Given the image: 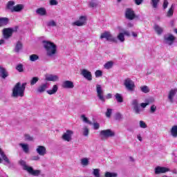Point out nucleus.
Listing matches in <instances>:
<instances>
[{
  "label": "nucleus",
  "instance_id": "1",
  "mask_svg": "<svg viewBox=\"0 0 177 177\" xmlns=\"http://www.w3.org/2000/svg\"><path fill=\"white\" fill-rule=\"evenodd\" d=\"M43 46L48 57H55L57 53V46L55 43L46 40L42 41Z\"/></svg>",
  "mask_w": 177,
  "mask_h": 177
},
{
  "label": "nucleus",
  "instance_id": "2",
  "mask_svg": "<svg viewBox=\"0 0 177 177\" xmlns=\"http://www.w3.org/2000/svg\"><path fill=\"white\" fill-rule=\"evenodd\" d=\"M26 86H27V83L17 82L12 88V97H23L24 96Z\"/></svg>",
  "mask_w": 177,
  "mask_h": 177
},
{
  "label": "nucleus",
  "instance_id": "3",
  "mask_svg": "<svg viewBox=\"0 0 177 177\" xmlns=\"http://www.w3.org/2000/svg\"><path fill=\"white\" fill-rule=\"evenodd\" d=\"M19 164L20 165H22L24 169L27 171V172L30 175H33V176H38L41 175V170H35L32 167L27 165L24 160H20Z\"/></svg>",
  "mask_w": 177,
  "mask_h": 177
},
{
  "label": "nucleus",
  "instance_id": "4",
  "mask_svg": "<svg viewBox=\"0 0 177 177\" xmlns=\"http://www.w3.org/2000/svg\"><path fill=\"white\" fill-rule=\"evenodd\" d=\"M100 136L102 140H106V139H109V138L115 136V132L111 129L102 130L100 133Z\"/></svg>",
  "mask_w": 177,
  "mask_h": 177
},
{
  "label": "nucleus",
  "instance_id": "5",
  "mask_svg": "<svg viewBox=\"0 0 177 177\" xmlns=\"http://www.w3.org/2000/svg\"><path fill=\"white\" fill-rule=\"evenodd\" d=\"M100 38V39H106L109 42L117 43V39L113 36L110 31H105L101 33Z\"/></svg>",
  "mask_w": 177,
  "mask_h": 177
},
{
  "label": "nucleus",
  "instance_id": "6",
  "mask_svg": "<svg viewBox=\"0 0 177 177\" xmlns=\"http://www.w3.org/2000/svg\"><path fill=\"white\" fill-rule=\"evenodd\" d=\"M118 28L119 30V34L117 36V39L120 42H125V35H127V37H131V33H129V31L125 30L121 27H118Z\"/></svg>",
  "mask_w": 177,
  "mask_h": 177
},
{
  "label": "nucleus",
  "instance_id": "7",
  "mask_svg": "<svg viewBox=\"0 0 177 177\" xmlns=\"http://www.w3.org/2000/svg\"><path fill=\"white\" fill-rule=\"evenodd\" d=\"M17 31V28H6L3 30V37L4 39H9L12 35H13V32H16Z\"/></svg>",
  "mask_w": 177,
  "mask_h": 177
},
{
  "label": "nucleus",
  "instance_id": "8",
  "mask_svg": "<svg viewBox=\"0 0 177 177\" xmlns=\"http://www.w3.org/2000/svg\"><path fill=\"white\" fill-rule=\"evenodd\" d=\"M96 93L98 99L101 102H106V98H104V90H103V87L100 84H96Z\"/></svg>",
  "mask_w": 177,
  "mask_h": 177
},
{
  "label": "nucleus",
  "instance_id": "9",
  "mask_svg": "<svg viewBox=\"0 0 177 177\" xmlns=\"http://www.w3.org/2000/svg\"><path fill=\"white\" fill-rule=\"evenodd\" d=\"M175 39H176V37H175V36L173 35H166L164 37V44H165V45H168V46H171V45H174Z\"/></svg>",
  "mask_w": 177,
  "mask_h": 177
},
{
  "label": "nucleus",
  "instance_id": "10",
  "mask_svg": "<svg viewBox=\"0 0 177 177\" xmlns=\"http://www.w3.org/2000/svg\"><path fill=\"white\" fill-rule=\"evenodd\" d=\"M4 164V165H9L10 164V159L5 154V152L0 148V164Z\"/></svg>",
  "mask_w": 177,
  "mask_h": 177
},
{
  "label": "nucleus",
  "instance_id": "11",
  "mask_svg": "<svg viewBox=\"0 0 177 177\" xmlns=\"http://www.w3.org/2000/svg\"><path fill=\"white\" fill-rule=\"evenodd\" d=\"M73 135L74 131L73 130H66V131L63 133L62 138L64 142H71L73 140Z\"/></svg>",
  "mask_w": 177,
  "mask_h": 177
},
{
  "label": "nucleus",
  "instance_id": "12",
  "mask_svg": "<svg viewBox=\"0 0 177 177\" xmlns=\"http://www.w3.org/2000/svg\"><path fill=\"white\" fill-rule=\"evenodd\" d=\"M124 86L126 87L127 91H130V92H133L135 91V82L131 80V79L127 78L124 80Z\"/></svg>",
  "mask_w": 177,
  "mask_h": 177
},
{
  "label": "nucleus",
  "instance_id": "13",
  "mask_svg": "<svg viewBox=\"0 0 177 177\" xmlns=\"http://www.w3.org/2000/svg\"><path fill=\"white\" fill-rule=\"evenodd\" d=\"M125 16L128 20H133V19L138 18V16L135 15V11L132 8H127L126 10Z\"/></svg>",
  "mask_w": 177,
  "mask_h": 177
},
{
  "label": "nucleus",
  "instance_id": "14",
  "mask_svg": "<svg viewBox=\"0 0 177 177\" xmlns=\"http://www.w3.org/2000/svg\"><path fill=\"white\" fill-rule=\"evenodd\" d=\"M86 24V17L81 16L79 19L72 24V26H77V27H82Z\"/></svg>",
  "mask_w": 177,
  "mask_h": 177
},
{
  "label": "nucleus",
  "instance_id": "15",
  "mask_svg": "<svg viewBox=\"0 0 177 177\" xmlns=\"http://www.w3.org/2000/svg\"><path fill=\"white\" fill-rule=\"evenodd\" d=\"M36 153L41 156V157H44V156H46L47 151H46V147L45 146L39 145L36 147Z\"/></svg>",
  "mask_w": 177,
  "mask_h": 177
},
{
  "label": "nucleus",
  "instance_id": "16",
  "mask_svg": "<svg viewBox=\"0 0 177 177\" xmlns=\"http://www.w3.org/2000/svg\"><path fill=\"white\" fill-rule=\"evenodd\" d=\"M80 74L85 78V80H87V81H91L92 80V73L86 69H82Z\"/></svg>",
  "mask_w": 177,
  "mask_h": 177
},
{
  "label": "nucleus",
  "instance_id": "17",
  "mask_svg": "<svg viewBox=\"0 0 177 177\" xmlns=\"http://www.w3.org/2000/svg\"><path fill=\"white\" fill-rule=\"evenodd\" d=\"M169 172V168L158 166L155 168L156 175H160V174H165Z\"/></svg>",
  "mask_w": 177,
  "mask_h": 177
},
{
  "label": "nucleus",
  "instance_id": "18",
  "mask_svg": "<svg viewBox=\"0 0 177 177\" xmlns=\"http://www.w3.org/2000/svg\"><path fill=\"white\" fill-rule=\"evenodd\" d=\"M62 86L64 89H73L74 88V82L70 80H66L62 83Z\"/></svg>",
  "mask_w": 177,
  "mask_h": 177
},
{
  "label": "nucleus",
  "instance_id": "19",
  "mask_svg": "<svg viewBox=\"0 0 177 177\" xmlns=\"http://www.w3.org/2000/svg\"><path fill=\"white\" fill-rule=\"evenodd\" d=\"M19 147H21L22 151L26 154L30 153V145L27 143L21 142L19 144Z\"/></svg>",
  "mask_w": 177,
  "mask_h": 177
},
{
  "label": "nucleus",
  "instance_id": "20",
  "mask_svg": "<svg viewBox=\"0 0 177 177\" xmlns=\"http://www.w3.org/2000/svg\"><path fill=\"white\" fill-rule=\"evenodd\" d=\"M46 81H51L53 82H56L59 80V76L52 74L45 75Z\"/></svg>",
  "mask_w": 177,
  "mask_h": 177
},
{
  "label": "nucleus",
  "instance_id": "21",
  "mask_svg": "<svg viewBox=\"0 0 177 177\" xmlns=\"http://www.w3.org/2000/svg\"><path fill=\"white\" fill-rule=\"evenodd\" d=\"M48 88L49 86H48V84H42L37 88V92L38 93H44V92H45V91H46Z\"/></svg>",
  "mask_w": 177,
  "mask_h": 177
},
{
  "label": "nucleus",
  "instance_id": "22",
  "mask_svg": "<svg viewBox=\"0 0 177 177\" xmlns=\"http://www.w3.org/2000/svg\"><path fill=\"white\" fill-rule=\"evenodd\" d=\"M90 132L91 131L89 130V127L88 126H84L82 128V131H81L82 135L85 138H88V136H89Z\"/></svg>",
  "mask_w": 177,
  "mask_h": 177
},
{
  "label": "nucleus",
  "instance_id": "23",
  "mask_svg": "<svg viewBox=\"0 0 177 177\" xmlns=\"http://www.w3.org/2000/svg\"><path fill=\"white\" fill-rule=\"evenodd\" d=\"M57 91H59V86L55 84L51 89L46 91V93H48V95H55L57 93Z\"/></svg>",
  "mask_w": 177,
  "mask_h": 177
},
{
  "label": "nucleus",
  "instance_id": "24",
  "mask_svg": "<svg viewBox=\"0 0 177 177\" xmlns=\"http://www.w3.org/2000/svg\"><path fill=\"white\" fill-rule=\"evenodd\" d=\"M151 103H154V98H149L145 100V102H142L140 104V107L142 109H146V106H149V104H151Z\"/></svg>",
  "mask_w": 177,
  "mask_h": 177
},
{
  "label": "nucleus",
  "instance_id": "25",
  "mask_svg": "<svg viewBox=\"0 0 177 177\" xmlns=\"http://www.w3.org/2000/svg\"><path fill=\"white\" fill-rule=\"evenodd\" d=\"M9 75V73H8V71L5 69L4 68L0 67V77L1 78H6Z\"/></svg>",
  "mask_w": 177,
  "mask_h": 177
},
{
  "label": "nucleus",
  "instance_id": "26",
  "mask_svg": "<svg viewBox=\"0 0 177 177\" xmlns=\"http://www.w3.org/2000/svg\"><path fill=\"white\" fill-rule=\"evenodd\" d=\"M36 13L39 16H46V9L45 8H39L36 10Z\"/></svg>",
  "mask_w": 177,
  "mask_h": 177
},
{
  "label": "nucleus",
  "instance_id": "27",
  "mask_svg": "<svg viewBox=\"0 0 177 177\" xmlns=\"http://www.w3.org/2000/svg\"><path fill=\"white\" fill-rule=\"evenodd\" d=\"M21 49H23V44L20 41H17L15 45L14 52H15L16 53H19L21 50Z\"/></svg>",
  "mask_w": 177,
  "mask_h": 177
},
{
  "label": "nucleus",
  "instance_id": "28",
  "mask_svg": "<svg viewBox=\"0 0 177 177\" xmlns=\"http://www.w3.org/2000/svg\"><path fill=\"white\" fill-rule=\"evenodd\" d=\"M24 139L26 142H34V140H35L34 136H32L28 133L24 134Z\"/></svg>",
  "mask_w": 177,
  "mask_h": 177
},
{
  "label": "nucleus",
  "instance_id": "29",
  "mask_svg": "<svg viewBox=\"0 0 177 177\" xmlns=\"http://www.w3.org/2000/svg\"><path fill=\"white\" fill-rule=\"evenodd\" d=\"M174 9H175V5L172 4L166 14L167 17H172V16H174Z\"/></svg>",
  "mask_w": 177,
  "mask_h": 177
},
{
  "label": "nucleus",
  "instance_id": "30",
  "mask_svg": "<svg viewBox=\"0 0 177 177\" xmlns=\"http://www.w3.org/2000/svg\"><path fill=\"white\" fill-rule=\"evenodd\" d=\"M24 9V5L23 4H17L15 6L12 12H21Z\"/></svg>",
  "mask_w": 177,
  "mask_h": 177
},
{
  "label": "nucleus",
  "instance_id": "31",
  "mask_svg": "<svg viewBox=\"0 0 177 177\" xmlns=\"http://www.w3.org/2000/svg\"><path fill=\"white\" fill-rule=\"evenodd\" d=\"M89 158H83L80 160V164L82 167H88L89 165Z\"/></svg>",
  "mask_w": 177,
  "mask_h": 177
},
{
  "label": "nucleus",
  "instance_id": "32",
  "mask_svg": "<svg viewBox=\"0 0 177 177\" xmlns=\"http://www.w3.org/2000/svg\"><path fill=\"white\" fill-rule=\"evenodd\" d=\"M9 23V19L6 17H0V27H3V26H6Z\"/></svg>",
  "mask_w": 177,
  "mask_h": 177
},
{
  "label": "nucleus",
  "instance_id": "33",
  "mask_svg": "<svg viewBox=\"0 0 177 177\" xmlns=\"http://www.w3.org/2000/svg\"><path fill=\"white\" fill-rule=\"evenodd\" d=\"M170 132L173 138H177V125L173 126L170 130Z\"/></svg>",
  "mask_w": 177,
  "mask_h": 177
},
{
  "label": "nucleus",
  "instance_id": "34",
  "mask_svg": "<svg viewBox=\"0 0 177 177\" xmlns=\"http://www.w3.org/2000/svg\"><path fill=\"white\" fill-rule=\"evenodd\" d=\"M15 3H16L15 2V1H8V3H7V9L10 10V12H12L13 8H15Z\"/></svg>",
  "mask_w": 177,
  "mask_h": 177
},
{
  "label": "nucleus",
  "instance_id": "35",
  "mask_svg": "<svg viewBox=\"0 0 177 177\" xmlns=\"http://www.w3.org/2000/svg\"><path fill=\"white\" fill-rule=\"evenodd\" d=\"M176 93H175V91H174L173 89H171L169 93V95H168V99L169 100V102L171 103H173L174 102V96H175Z\"/></svg>",
  "mask_w": 177,
  "mask_h": 177
},
{
  "label": "nucleus",
  "instance_id": "36",
  "mask_svg": "<svg viewBox=\"0 0 177 177\" xmlns=\"http://www.w3.org/2000/svg\"><path fill=\"white\" fill-rule=\"evenodd\" d=\"M115 98L117 100L118 103H122L124 102V99L122 98V95L118 93L115 95Z\"/></svg>",
  "mask_w": 177,
  "mask_h": 177
},
{
  "label": "nucleus",
  "instance_id": "37",
  "mask_svg": "<svg viewBox=\"0 0 177 177\" xmlns=\"http://www.w3.org/2000/svg\"><path fill=\"white\" fill-rule=\"evenodd\" d=\"M158 3H160V0H151V5L153 9L158 8Z\"/></svg>",
  "mask_w": 177,
  "mask_h": 177
},
{
  "label": "nucleus",
  "instance_id": "38",
  "mask_svg": "<svg viewBox=\"0 0 177 177\" xmlns=\"http://www.w3.org/2000/svg\"><path fill=\"white\" fill-rule=\"evenodd\" d=\"M154 30L158 35H161V34H162V28L160 27L158 25H155Z\"/></svg>",
  "mask_w": 177,
  "mask_h": 177
},
{
  "label": "nucleus",
  "instance_id": "39",
  "mask_svg": "<svg viewBox=\"0 0 177 177\" xmlns=\"http://www.w3.org/2000/svg\"><path fill=\"white\" fill-rule=\"evenodd\" d=\"M97 5H98V3H97V1H90L88 2V6L89 8H97Z\"/></svg>",
  "mask_w": 177,
  "mask_h": 177
},
{
  "label": "nucleus",
  "instance_id": "40",
  "mask_svg": "<svg viewBox=\"0 0 177 177\" xmlns=\"http://www.w3.org/2000/svg\"><path fill=\"white\" fill-rule=\"evenodd\" d=\"M133 111H134L135 114H140L143 110L140 109V106L138 105V106L133 108Z\"/></svg>",
  "mask_w": 177,
  "mask_h": 177
},
{
  "label": "nucleus",
  "instance_id": "41",
  "mask_svg": "<svg viewBox=\"0 0 177 177\" xmlns=\"http://www.w3.org/2000/svg\"><path fill=\"white\" fill-rule=\"evenodd\" d=\"M39 81V77H33L32 78V80H30V85L31 86L35 85V84H37V82H38Z\"/></svg>",
  "mask_w": 177,
  "mask_h": 177
},
{
  "label": "nucleus",
  "instance_id": "42",
  "mask_svg": "<svg viewBox=\"0 0 177 177\" xmlns=\"http://www.w3.org/2000/svg\"><path fill=\"white\" fill-rule=\"evenodd\" d=\"M81 119L83 121V122H85L86 124H89V125L92 124V122L89 121V120L88 119V118H86V116H85V115H82Z\"/></svg>",
  "mask_w": 177,
  "mask_h": 177
},
{
  "label": "nucleus",
  "instance_id": "43",
  "mask_svg": "<svg viewBox=\"0 0 177 177\" xmlns=\"http://www.w3.org/2000/svg\"><path fill=\"white\" fill-rule=\"evenodd\" d=\"M39 59V57L37 55L33 54L30 56V62H37Z\"/></svg>",
  "mask_w": 177,
  "mask_h": 177
},
{
  "label": "nucleus",
  "instance_id": "44",
  "mask_svg": "<svg viewBox=\"0 0 177 177\" xmlns=\"http://www.w3.org/2000/svg\"><path fill=\"white\" fill-rule=\"evenodd\" d=\"M48 27H56L57 26V24L55 20H50L47 23Z\"/></svg>",
  "mask_w": 177,
  "mask_h": 177
},
{
  "label": "nucleus",
  "instance_id": "45",
  "mask_svg": "<svg viewBox=\"0 0 177 177\" xmlns=\"http://www.w3.org/2000/svg\"><path fill=\"white\" fill-rule=\"evenodd\" d=\"M139 127L142 129H146V128H147V124H146V122H145V121L140 120L139 122Z\"/></svg>",
  "mask_w": 177,
  "mask_h": 177
},
{
  "label": "nucleus",
  "instance_id": "46",
  "mask_svg": "<svg viewBox=\"0 0 177 177\" xmlns=\"http://www.w3.org/2000/svg\"><path fill=\"white\" fill-rule=\"evenodd\" d=\"M140 91H142L144 93H149L150 90L147 86H142L140 87Z\"/></svg>",
  "mask_w": 177,
  "mask_h": 177
},
{
  "label": "nucleus",
  "instance_id": "47",
  "mask_svg": "<svg viewBox=\"0 0 177 177\" xmlns=\"http://www.w3.org/2000/svg\"><path fill=\"white\" fill-rule=\"evenodd\" d=\"M118 174L117 173H111V172H106L105 173V177H117Z\"/></svg>",
  "mask_w": 177,
  "mask_h": 177
},
{
  "label": "nucleus",
  "instance_id": "48",
  "mask_svg": "<svg viewBox=\"0 0 177 177\" xmlns=\"http://www.w3.org/2000/svg\"><path fill=\"white\" fill-rule=\"evenodd\" d=\"M105 114H106V117H107V118H110L111 117V114H113V109H107Z\"/></svg>",
  "mask_w": 177,
  "mask_h": 177
},
{
  "label": "nucleus",
  "instance_id": "49",
  "mask_svg": "<svg viewBox=\"0 0 177 177\" xmlns=\"http://www.w3.org/2000/svg\"><path fill=\"white\" fill-rule=\"evenodd\" d=\"M156 111H157V106L152 104L150 107V113L151 114H154V113H156Z\"/></svg>",
  "mask_w": 177,
  "mask_h": 177
},
{
  "label": "nucleus",
  "instance_id": "50",
  "mask_svg": "<svg viewBox=\"0 0 177 177\" xmlns=\"http://www.w3.org/2000/svg\"><path fill=\"white\" fill-rule=\"evenodd\" d=\"M113 66H115L114 62L109 61L104 65V67H113Z\"/></svg>",
  "mask_w": 177,
  "mask_h": 177
},
{
  "label": "nucleus",
  "instance_id": "51",
  "mask_svg": "<svg viewBox=\"0 0 177 177\" xmlns=\"http://www.w3.org/2000/svg\"><path fill=\"white\" fill-rule=\"evenodd\" d=\"M95 75L96 78H100V77H102V75H103V72H102V71L100 70L96 71L95 73Z\"/></svg>",
  "mask_w": 177,
  "mask_h": 177
},
{
  "label": "nucleus",
  "instance_id": "52",
  "mask_svg": "<svg viewBox=\"0 0 177 177\" xmlns=\"http://www.w3.org/2000/svg\"><path fill=\"white\" fill-rule=\"evenodd\" d=\"M30 160L32 161H39V160H41V158L39 157V156L37 155L32 156Z\"/></svg>",
  "mask_w": 177,
  "mask_h": 177
},
{
  "label": "nucleus",
  "instance_id": "53",
  "mask_svg": "<svg viewBox=\"0 0 177 177\" xmlns=\"http://www.w3.org/2000/svg\"><path fill=\"white\" fill-rule=\"evenodd\" d=\"M133 108L137 107L139 106V101L138 100H133L131 103Z\"/></svg>",
  "mask_w": 177,
  "mask_h": 177
},
{
  "label": "nucleus",
  "instance_id": "54",
  "mask_svg": "<svg viewBox=\"0 0 177 177\" xmlns=\"http://www.w3.org/2000/svg\"><path fill=\"white\" fill-rule=\"evenodd\" d=\"M59 2L57 0H50V5L51 6H56V5H58Z\"/></svg>",
  "mask_w": 177,
  "mask_h": 177
},
{
  "label": "nucleus",
  "instance_id": "55",
  "mask_svg": "<svg viewBox=\"0 0 177 177\" xmlns=\"http://www.w3.org/2000/svg\"><path fill=\"white\" fill-rule=\"evenodd\" d=\"M93 129L95 130H97L99 129V128H100V124L97 122H94L93 124Z\"/></svg>",
  "mask_w": 177,
  "mask_h": 177
},
{
  "label": "nucleus",
  "instance_id": "56",
  "mask_svg": "<svg viewBox=\"0 0 177 177\" xmlns=\"http://www.w3.org/2000/svg\"><path fill=\"white\" fill-rule=\"evenodd\" d=\"M169 3H168V0H164L163 4H162L163 9H167V8H168Z\"/></svg>",
  "mask_w": 177,
  "mask_h": 177
},
{
  "label": "nucleus",
  "instance_id": "57",
  "mask_svg": "<svg viewBox=\"0 0 177 177\" xmlns=\"http://www.w3.org/2000/svg\"><path fill=\"white\" fill-rule=\"evenodd\" d=\"M115 120H122V115L120 113H116Z\"/></svg>",
  "mask_w": 177,
  "mask_h": 177
},
{
  "label": "nucleus",
  "instance_id": "58",
  "mask_svg": "<svg viewBox=\"0 0 177 177\" xmlns=\"http://www.w3.org/2000/svg\"><path fill=\"white\" fill-rule=\"evenodd\" d=\"M16 70H17L19 73H23L24 71V69L23 68V67H16Z\"/></svg>",
  "mask_w": 177,
  "mask_h": 177
},
{
  "label": "nucleus",
  "instance_id": "59",
  "mask_svg": "<svg viewBox=\"0 0 177 177\" xmlns=\"http://www.w3.org/2000/svg\"><path fill=\"white\" fill-rule=\"evenodd\" d=\"M142 2H143V0H135L136 5H141Z\"/></svg>",
  "mask_w": 177,
  "mask_h": 177
},
{
  "label": "nucleus",
  "instance_id": "60",
  "mask_svg": "<svg viewBox=\"0 0 177 177\" xmlns=\"http://www.w3.org/2000/svg\"><path fill=\"white\" fill-rule=\"evenodd\" d=\"M137 139H138L140 142H142L143 140V138H142V135L140 134L137 135Z\"/></svg>",
  "mask_w": 177,
  "mask_h": 177
},
{
  "label": "nucleus",
  "instance_id": "61",
  "mask_svg": "<svg viewBox=\"0 0 177 177\" xmlns=\"http://www.w3.org/2000/svg\"><path fill=\"white\" fill-rule=\"evenodd\" d=\"M111 97H113V94H111V93H108L106 95V99H111Z\"/></svg>",
  "mask_w": 177,
  "mask_h": 177
},
{
  "label": "nucleus",
  "instance_id": "62",
  "mask_svg": "<svg viewBox=\"0 0 177 177\" xmlns=\"http://www.w3.org/2000/svg\"><path fill=\"white\" fill-rule=\"evenodd\" d=\"M129 158V161H131V162H135V158H133V157L130 156Z\"/></svg>",
  "mask_w": 177,
  "mask_h": 177
},
{
  "label": "nucleus",
  "instance_id": "63",
  "mask_svg": "<svg viewBox=\"0 0 177 177\" xmlns=\"http://www.w3.org/2000/svg\"><path fill=\"white\" fill-rule=\"evenodd\" d=\"M127 27H129V28L133 27V24H132V23H129V24H127Z\"/></svg>",
  "mask_w": 177,
  "mask_h": 177
},
{
  "label": "nucleus",
  "instance_id": "64",
  "mask_svg": "<svg viewBox=\"0 0 177 177\" xmlns=\"http://www.w3.org/2000/svg\"><path fill=\"white\" fill-rule=\"evenodd\" d=\"M5 44V40L4 39H1L0 40V45H3Z\"/></svg>",
  "mask_w": 177,
  "mask_h": 177
}]
</instances>
